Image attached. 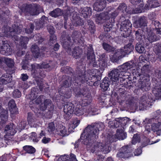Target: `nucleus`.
<instances>
[{
	"mask_svg": "<svg viewBox=\"0 0 161 161\" xmlns=\"http://www.w3.org/2000/svg\"><path fill=\"white\" fill-rule=\"evenodd\" d=\"M8 106L10 112L11 114H16L18 113V108L16 107L15 101L11 99L8 103Z\"/></svg>",
	"mask_w": 161,
	"mask_h": 161,
	"instance_id": "a878e982",
	"label": "nucleus"
},
{
	"mask_svg": "<svg viewBox=\"0 0 161 161\" xmlns=\"http://www.w3.org/2000/svg\"><path fill=\"white\" fill-rule=\"evenodd\" d=\"M90 53H88L87 54V58L89 60L90 65L93 67H100L102 69H103L106 66V58L105 54L104 53L99 56L97 62L95 61V55L93 52L92 46H90Z\"/></svg>",
	"mask_w": 161,
	"mask_h": 161,
	"instance_id": "6e6552de",
	"label": "nucleus"
},
{
	"mask_svg": "<svg viewBox=\"0 0 161 161\" xmlns=\"http://www.w3.org/2000/svg\"><path fill=\"white\" fill-rule=\"evenodd\" d=\"M156 113L158 114L157 115L153 120L157 123H153L151 125V128L154 132H156L158 135L160 136L161 135V116L159 110L157 111Z\"/></svg>",
	"mask_w": 161,
	"mask_h": 161,
	"instance_id": "4468645a",
	"label": "nucleus"
},
{
	"mask_svg": "<svg viewBox=\"0 0 161 161\" xmlns=\"http://www.w3.org/2000/svg\"><path fill=\"white\" fill-rule=\"evenodd\" d=\"M12 49L6 41L3 40L2 37L0 38V53H1L8 55L11 54Z\"/></svg>",
	"mask_w": 161,
	"mask_h": 161,
	"instance_id": "dca6fc26",
	"label": "nucleus"
},
{
	"mask_svg": "<svg viewBox=\"0 0 161 161\" xmlns=\"http://www.w3.org/2000/svg\"><path fill=\"white\" fill-rule=\"evenodd\" d=\"M8 111L4 109L2 107V102L0 101V118L2 123L4 124L7 121L8 118Z\"/></svg>",
	"mask_w": 161,
	"mask_h": 161,
	"instance_id": "b1692460",
	"label": "nucleus"
},
{
	"mask_svg": "<svg viewBox=\"0 0 161 161\" xmlns=\"http://www.w3.org/2000/svg\"><path fill=\"white\" fill-rule=\"evenodd\" d=\"M104 128V125L102 123H95L88 125L85 129V131L87 132V137L90 136L92 138V142L94 141L95 142L98 138L99 130H102Z\"/></svg>",
	"mask_w": 161,
	"mask_h": 161,
	"instance_id": "0eeeda50",
	"label": "nucleus"
},
{
	"mask_svg": "<svg viewBox=\"0 0 161 161\" xmlns=\"http://www.w3.org/2000/svg\"><path fill=\"white\" fill-rule=\"evenodd\" d=\"M141 141V137L140 134L136 133L133 135L131 140L132 144H135L137 142H139Z\"/></svg>",
	"mask_w": 161,
	"mask_h": 161,
	"instance_id": "4d7b16f0",
	"label": "nucleus"
},
{
	"mask_svg": "<svg viewBox=\"0 0 161 161\" xmlns=\"http://www.w3.org/2000/svg\"><path fill=\"white\" fill-rule=\"evenodd\" d=\"M106 13H107V15H109V19H111L112 23L115 22V19L118 15L119 12L117 10H115L112 7H109L107 8Z\"/></svg>",
	"mask_w": 161,
	"mask_h": 161,
	"instance_id": "aec40b11",
	"label": "nucleus"
},
{
	"mask_svg": "<svg viewBox=\"0 0 161 161\" xmlns=\"http://www.w3.org/2000/svg\"><path fill=\"white\" fill-rule=\"evenodd\" d=\"M90 91H74L75 95V99L78 104L87 108L92 100V97Z\"/></svg>",
	"mask_w": 161,
	"mask_h": 161,
	"instance_id": "423d86ee",
	"label": "nucleus"
},
{
	"mask_svg": "<svg viewBox=\"0 0 161 161\" xmlns=\"http://www.w3.org/2000/svg\"><path fill=\"white\" fill-rule=\"evenodd\" d=\"M88 28L92 33H94L95 31V25L93 21L91 20H87Z\"/></svg>",
	"mask_w": 161,
	"mask_h": 161,
	"instance_id": "864d4df0",
	"label": "nucleus"
},
{
	"mask_svg": "<svg viewBox=\"0 0 161 161\" xmlns=\"http://www.w3.org/2000/svg\"><path fill=\"white\" fill-rule=\"evenodd\" d=\"M23 149L27 153L32 154L36 151L35 148L31 146L26 145L23 147Z\"/></svg>",
	"mask_w": 161,
	"mask_h": 161,
	"instance_id": "3c124183",
	"label": "nucleus"
},
{
	"mask_svg": "<svg viewBox=\"0 0 161 161\" xmlns=\"http://www.w3.org/2000/svg\"><path fill=\"white\" fill-rule=\"evenodd\" d=\"M38 92L37 91H31V93L28 95H26V98L27 99L31 100L29 103L30 105V107L32 108L33 106H32V103H33V101L37 97Z\"/></svg>",
	"mask_w": 161,
	"mask_h": 161,
	"instance_id": "e433bc0d",
	"label": "nucleus"
},
{
	"mask_svg": "<svg viewBox=\"0 0 161 161\" xmlns=\"http://www.w3.org/2000/svg\"><path fill=\"white\" fill-rule=\"evenodd\" d=\"M133 49V46L132 44L131 43H129L125 46L123 49V54L126 57L132 51Z\"/></svg>",
	"mask_w": 161,
	"mask_h": 161,
	"instance_id": "a19ab883",
	"label": "nucleus"
},
{
	"mask_svg": "<svg viewBox=\"0 0 161 161\" xmlns=\"http://www.w3.org/2000/svg\"><path fill=\"white\" fill-rule=\"evenodd\" d=\"M130 120V119L127 117L119 118L115 119V121L117 122V123H118L119 124L118 126H120L123 127L125 126Z\"/></svg>",
	"mask_w": 161,
	"mask_h": 161,
	"instance_id": "72a5a7b5",
	"label": "nucleus"
},
{
	"mask_svg": "<svg viewBox=\"0 0 161 161\" xmlns=\"http://www.w3.org/2000/svg\"><path fill=\"white\" fill-rule=\"evenodd\" d=\"M92 74L84 75L82 73L79 74L77 75V77H75L73 78V80L68 78V80H69L70 83H76L80 85V83H84L86 82L89 85H94L95 82L96 81L97 78L100 74L98 70L96 69H92L90 70ZM75 85H76L75 84Z\"/></svg>",
	"mask_w": 161,
	"mask_h": 161,
	"instance_id": "f03ea898",
	"label": "nucleus"
},
{
	"mask_svg": "<svg viewBox=\"0 0 161 161\" xmlns=\"http://www.w3.org/2000/svg\"><path fill=\"white\" fill-rule=\"evenodd\" d=\"M160 37L159 36L156 35L151 31H149L147 36V39L150 43L159 40Z\"/></svg>",
	"mask_w": 161,
	"mask_h": 161,
	"instance_id": "2f4dec72",
	"label": "nucleus"
},
{
	"mask_svg": "<svg viewBox=\"0 0 161 161\" xmlns=\"http://www.w3.org/2000/svg\"><path fill=\"white\" fill-rule=\"evenodd\" d=\"M123 53V49L122 48L118 49L116 51L113 56L115 62H117L121 58L125 57Z\"/></svg>",
	"mask_w": 161,
	"mask_h": 161,
	"instance_id": "58836bf2",
	"label": "nucleus"
},
{
	"mask_svg": "<svg viewBox=\"0 0 161 161\" xmlns=\"http://www.w3.org/2000/svg\"><path fill=\"white\" fill-rule=\"evenodd\" d=\"M153 50L158 55V58L161 61V44H157L153 47Z\"/></svg>",
	"mask_w": 161,
	"mask_h": 161,
	"instance_id": "37998d69",
	"label": "nucleus"
},
{
	"mask_svg": "<svg viewBox=\"0 0 161 161\" xmlns=\"http://www.w3.org/2000/svg\"><path fill=\"white\" fill-rule=\"evenodd\" d=\"M135 67V64L132 62L129 61L124 63L122 65L118 67V69L120 70V72L125 73L126 71L129 69L135 70V69H132Z\"/></svg>",
	"mask_w": 161,
	"mask_h": 161,
	"instance_id": "6ab92c4d",
	"label": "nucleus"
},
{
	"mask_svg": "<svg viewBox=\"0 0 161 161\" xmlns=\"http://www.w3.org/2000/svg\"><path fill=\"white\" fill-rule=\"evenodd\" d=\"M108 91H101L97 99L99 100L100 103H104V101L106 98L107 95L110 96V101L111 100L113 101H117L119 103L120 105L125 101L126 104L129 106H131L133 104L135 101L137 99V97H134L132 94L133 92L134 94L137 93L138 91H110V92H108Z\"/></svg>",
	"mask_w": 161,
	"mask_h": 161,
	"instance_id": "f257e3e1",
	"label": "nucleus"
},
{
	"mask_svg": "<svg viewBox=\"0 0 161 161\" xmlns=\"http://www.w3.org/2000/svg\"><path fill=\"white\" fill-rule=\"evenodd\" d=\"M147 23V19L146 17L142 16L138 19L135 21L134 24V26L136 28L141 27H146Z\"/></svg>",
	"mask_w": 161,
	"mask_h": 161,
	"instance_id": "5701e85b",
	"label": "nucleus"
},
{
	"mask_svg": "<svg viewBox=\"0 0 161 161\" xmlns=\"http://www.w3.org/2000/svg\"><path fill=\"white\" fill-rule=\"evenodd\" d=\"M78 104L76 101L66 102L64 107V111L65 114L64 118L66 120L69 119L73 113L74 108Z\"/></svg>",
	"mask_w": 161,
	"mask_h": 161,
	"instance_id": "ddd939ff",
	"label": "nucleus"
},
{
	"mask_svg": "<svg viewBox=\"0 0 161 161\" xmlns=\"http://www.w3.org/2000/svg\"><path fill=\"white\" fill-rule=\"evenodd\" d=\"M87 132H85L84 130V132L81 135L80 139L75 142L74 144L75 148H77L78 147L79 143L81 141L84 145L90 146H92V144L94 143V141L92 142V141H90L92 140V138H91L90 136L87 137Z\"/></svg>",
	"mask_w": 161,
	"mask_h": 161,
	"instance_id": "2eb2a0df",
	"label": "nucleus"
},
{
	"mask_svg": "<svg viewBox=\"0 0 161 161\" xmlns=\"http://www.w3.org/2000/svg\"><path fill=\"white\" fill-rule=\"evenodd\" d=\"M116 136L119 139L123 140L126 138L127 134L122 129H117Z\"/></svg>",
	"mask_w": 161,
	"mask_h": 161,
	"instance_id": "a18cd8bd",
	"label": "nucleus"
},
{
	"mask_svg": "<svg viewBox=\"0 0 161 161\" xmlns=\"http://www.w3.org/2000/svg\"><path fill=\"white\" fill-rule=\"evenodd\" d=\"M146 145H144L143 143L142 144L141 146L138 147L135 149L134 154L135 155L138 156L140 155L142 152V148L145 147Z\"/></svg>",
	"mask_w": 161,
	"mask_h": 161,
	"instance_id": "0e129e2a",
	"label": "nucleus"
},
{
	"mask_svg": "<svg viewBox=\"0 0 161 161\" xmlns=\"http://www.w3.org/2000/svg\"><path fill=\"white\" fill-rule=\"evenodd\" d=\"M159 6L158 1L157 0H148L145 6L146 9H149L151 8H154Z\"/></svg>",
	"mask_w": 161,
	"mask_h": 161,
	"instance_id": "f704fd0d",
	"label": "nucleus"
},
{
	"mask_svg": "<svg viewBox=\"0 0 161 161\" xmlns=\"http://www.w3.org/2000/svg\"><path fill=\"white\" fill-rule=\"evenodd\" d=\"M27 120L29 124L32 125L36 121L37 119L33 114L31 112H29L28 113Z\"/></svg>",
	"mask_w": 161,
	"mask_h": 161,
	"instance_id": "8fccbe9b",
	"label": "nucleus"
},
{
	"mask_svg": "<svg viewBox=\"0 0 161 161\" xmlns=\"http://www.w3.org/2000/svg\"><path fill=\"white\" fill-rule=\"evenodd\" d=\"M150 69V66L148 64L144 65L141 69L142 73L148 72Z\"/></svg>",
	"mask_w": 161,
	"mask_h": 161,
	"instance_id": "774afa93",
	"label": "nucleus"
},
{
	"mask_svg": "<svg viewBox=\"0 0 161 161\" xmlns=\"http://www.w3.org/2000/svg\"><path fill=\"white\" fill-rule=\"evenodd\" d=\"M43 96L40 95L36 100L34 101L35 103L33 102V104H32L33 107L31 109L33 110V108H36L37 113L40 112V111H44L47 110L48 112L51 113L53 110V105L52 101L49 99H46L44 101L43 103H42V99Z\"/></svg>",
	"mask_w": 161,
	"mask_h": 161,
	"instance_id": "7ed1b4c3",
	"label": "nucleus"
},
{
	"mask_svg": "<svg viewBox=\"0 0 161 161\" xmlns=\"http://www.w3.org/2000/svg\"><path fill=\"white\" fill-rule=\"evenodd\" d=\"M29 38L26 36H21L19 39V44L22 49L27 48V44L29 41Z\"/></svg>",
	"mask_w": 161,
	"mask_h": 161,
	"instance_id": "ea45409f",
	"label": "nucleus"
},
{
	"mask_svg": "<svg viewBox=\"0 0 161 161\" xmlns=\"http://www.w3.org/2000/svg\"><path fill=\"white\" fill-rule=\"evenodd\" d=\"M22 28V26L21 25L16 26L14 25L12 26V28L10 27H7V29L8 30V31H4V35L6 37H11L15 40L18 41V37L16 35L21 33Z\"/></svg>",
	"mask_w": 161,
	"mask_h": 161,
	"instance_id": "f8f14e48",
	"label": "nucleus"
},
{
	"mask_svg": "<svg viewBox=\"0 0 161 161\" xmlns=\"http://www.w3.org/2000/svg\"><path fill=\"white\" fill-rule=\"evenodd\" d=\"M107 14V13H106L105 11L100 14H96V21L98 23H100L103 22V20L109 19V15Z\"/></svg>",
	"mask_w": 161,
	"mask_h": 161,
	"instance_id": "7c9ffc66",
	"label": "nucleus"
},
{
	"mask_svg": "<svg viewBox=\"0 0 161 161\" xmlns=\"http://www.w3.org/2000/svg\"><path fill=\"white\" fill-rule=\"evenodd\" d=\"M26 125V122L25 121L21 122L18 125L17 128L18 130L20 131L25 128Z\"/></svg>",
	"mask_w": 161,
	"mask_h": 161,
	"instance_id": "338daca9",
	"label": "nucleus"
},
{
	"mask_svg": "<svg viewBox=\"0 0 161 161\" xmlns=\"http://www.w3.org/2000/svg\"><path fill=\"white\" fill-rule=\"evenodd\" d=\"M3 60L7 65L9 67L12 68L14 66V61L12 59L4 58Z\"/></svg>",
	"mask_w": 161,
	"mask_h": 161,
	"instance_id": "13d9d810",
	"label": "nucleus"
},
{
	"mask_svg": "<svg viewBox=\"0 0 161 161\" xmlns=\"http://www.w3.org/2000/svg\"><path fill=\"white\" fill-rule=\"evenodd\" d=\"M21 9L26 16H34L38 15L42 11V8L38 5H35L33 6L29 5L22 8Z\"/></svg>",
	"mask_w": 161,
	"mask_h": 161,
	"instance_id": "9b49d317",
	"label": "nucleus"
},
{
	"mask_svg": "<svg viewBox=\"0 0 161 161\" xmlns=\"http://www.w3.org/2000/svg\"><path fill=\"white\" fill-rule=\"evenodd\" d=\"M31 59V57H30L29 55L26 54L25 55V60H23L21 64L22 68L23 69H28L29 65L28 60Z\"/></svg>",
	"mask_w": 161,
	"mask_h": 161,
	"instance_id": "de8ad7c7",
	"label": "nucleus"
},
{
	"mask_svg": "<svg viewBox=\"0 0 161 161\" xmlns=\"http://www.w3.org/2000/svg\"><path fill=\"white\" fill-rule=\"evenodd\" d=\"M81 36L82 35L80 32L75 31L73 33L72 37L74 40H77L79 38L81 37Z\"/></svg>",
	"mask_w": 161,
	"mask_h": 161,
	"instance_id": "052dcab7",
	"label": "nucleus"
},
{
	"mask_svg": "<svg viewBox=\"0 0 161 161\" xmlns=\"http://www.w3.org/2000/svg\"><path fill=\"white\" fill-rule=\"evenodd\" d=\"M120 21L121 22L120 30L122 32L121 35L124 37H126L131 33L132 25L130 20L126 19L124 16L120 18Z\"/></svg>",
	"mask_w": 161,
	"mask_h": 161,
	"instance_id": "9d476101",
	"label": "nucleus"
},
{
	"mask_svg": "<svg viewBox=\"0 0 161 161\" xmlns=\"http://www.w3.org/2000/svg\"><path fill=\"white\" fill-rule=\"evenodd\" d=\"M31 139L34 142H37L39 140V138L37 136V134L35 132H32L30 136Z\"/></svg>",
	"mask_w": 161,
	"mask_h": 161,
	"instance_id": "69168bd1",
	"label": "nucleus"
},
{
	"mask_svg": "<svg viewBox=\"0 0 161 161\" xmlns=\"http://www.w3.org/2000/svg\"><path fill=\"white\" fill-rule=\"evenodd\" d=\"M62 14V11L59 8H57L55 9L49 14L51 16L55 18L61 16Z\"/></svg>",
	"mask_w": 161,
	"mask_h": 161,
	"instance_id": "09e8293b",
	"label": "nucleus"
},
{
	"mask_svg": "<svg viewBox=\"0 0 161 161\" xmlns=\"http://www.w3.org/2000/svg\"><path fill=\"white\" fill-rule=\"evenodd\" d=\"M79 13L81 16L86 18L91 14V9L89 7L81 8L79 10Z\"/></svg>",
	"mask_w": 161,
	"mask_h": 161,
	"instance_id": "c756f323",
	"label": "nucleus"
},
{
	"mask_svg": "<svg viewBox=\"0 0 161 161\" xmlns=\"http://www.w3.org/2000/svg\"><path fill=\"white\" fill-rule=\"evenodd\" d=\"M85 110L86 115H93L98 114V109L92 106H89Z\"/></svg>",
	"mask_w": 161,
	"mask_h": 161,
	"instance_id": "4c0bfd02",
	"label": "nucleus"
},
{
	"mask_svg": "<svg viewBox=\"0 0 161 161\" xmlns=\"http://www.w3.org/2000/svg\"><path fill=\"white\" fill-rule=\"evenodd\" d=\"M116 155L120 158H128L132 155L131 148L127 146L123 147Z\"/></svg>",
	"mask_w": 161,
	"mask_h": 161,
	"instance_id": "f3484780",
	"label": "nucleus"
},
{
	"mask_svg": "<svg viewBox=\"0 0 161 161\" xmlns=\"http://www.w3.org/2000/svg\"><path fill=\"white\" fill-rule=\"evenodd\" d=\"M71 21L74 25L75 26L81 25L83 23L82 19L78 16H73V19L71 20Z\"/></svg>",
	"mask_w": 161,
	"mask_h": 161,
	"instance_id": "79ce46f5",
	"label": "nucleus"
},
{
	"mask_svg": "<svg viewBox=\"0 0 161 161\" xmlns=\"http://www.w3.org/2000/svg\"><path fill=\"white\" fill-rule=\"evenodd\" d=\"M135 49L136 51L139 53H144L145 51V48L144 46L139 43H137L135 46Z\"/></svg>",
	"mask_w": 161,
	"mask_h": 161,
	"instance_id": "6e6d98bb",
	"label": "nucleus"
},
{
	"mask_svg": "<svg viewBox=\"0 0 161 161\" xmlns=\"http://www.w3.org/2000/svg\"><path fill=\"white\" fill-rule=\"evenodd\" d=\"M34 25L32 23H30L26 28H24L26 33L29 34L32 33L34 28Z\"/></svg>",
	"mask_w": 161,
	"mask_h": 161,
	"instance_id": "bf43d9fd",
	"label": "nucleus"
},
{
	"mask_svg": "<svg viewBox=\"0 0 161 161\" xmlns=\"http://www.w3.org/2000/svg\"><path fill=\"white\" fill-rule=\"evenodd\" d=\"M58 93L59 94V96L57 95L56 97V101L57 102L61 101H64L65 98H69L72 95L71 91H58Z\"/></svg>",
	"mask_w": 161,
	"mask_h": 161,
	"instance_id": "412c9836",
	"label": "nucleus"
},
{
	"mask_svg": "<svg viewBox=\"0 0 161 161\" xmlns=\"http://www.w3.org/2000/svg\"><path fill=\"white\" fill-rule=\"evenodd\" d=\"M137 7L135 8L133 11V13L135 14L141 13L142 11L145 8V7H144V4L142 1V2Z\"/></svg>",
	"mask_w": 161,
	"mask_h": 161,
	"instance_id": "5fc2aeb1",
	"label": "nucleus"
},
{
	"mask_svg": "<svg viewBox=\"0 0 161 161\" xmlns=\"http://www.w3.org/2000/svg\"><path fill=\"white\" fill-rule=\"evenodd\" d=\"M12 80V76L10 74H4L0 78V83L6 84L11 82Z\"/></svg>",
	"mask_w": 161,
	"mask_h": 161,
	"instance_id": "cd10ccee",
	"label": "nucleus"
},
{
	"mask_svg": "<svg viewBox=\"0 0 161 161\" xmlns=\"http://www.w3.org/2000/svg\"><path fill=\"white\" fill-rule=\"evenodd\" d=\"M103 46L104 49L107 51L110 52L114 50L113 47L106 43H103Z\"/></svg>",
	"mask_w": 161,
	"mask_h": 161,
	"instance_id": "680f3d73",
	"label": "nucleus"
},
{
	"mask_svg": "<svg viewBox=\"0 0 161 161\" xmlns=\"http://www.w3.org/2000/svg\"><path fill=\"white\" fill-rule=\"evenodd\" d=\"M127 6L124 3H121L118 8L117 10H119L121 11L122 12L124 13L126 12L127 13H128V12L126 11Z\"/></svg>",
	"mask_w": 161,
	"mask_h": 161,
	"instance_id": "e2e57ef3",
	"label": "nucleus"
},
{
	"mask_svg": "<svg viewBox=\"0 0 161 161\" xmlns=\"http://www.w3.org/2000/svg\"><path fill=\"white\" fill-rule=\"evenodd\" d=\"M130 73L129 72L122 73L120 72L118 68L113 70L109 74L108 79L110 81L112 82L113 86L114 85V87L117 86L119 83V80L121 83L123 84L127 82L129 78Z\"/></svg>",
	"mask_w": 161,
	"mask_h": 161,
	"instance_id": "20e7f679",
	"label": "nucleus"
},
{
	"mask_svg": "<svg viewBox=\"0 0 161 161\" xmlns=\"http://www.w3.org/2000/svg\"><path fill=\"white\" fill-rule=\"evenodd\" d=\"M156 14L152 13L148 15V18L152 20V24L155 27L154 30L157 34H161V24L158 20H154L156 19Z\"/></svg>",
	"mask_w": 161,
	"mask_h": 161,
	"instance_id": "a211bd4d",
	"label": "nucleus"
},
{
	"mask_svg": "<svg viewBox=\"0 0 161 161\" xmlns=\"http://www.w3.org/2000/svg\"><path fill=\"white\" fill-rule=\"evenodd\" d=\"M82 53V50L78 47L75 48L72 51L73 56L75 58H78V57Z\"/></svg>",
	"mask_w": 161,
	"mask_h": 161,
	"instance_id": "603ef678",
	"label": "nucleus"
},
{
	"mask_svg": "<svg viewBox=\"0 0 161 161\" xmlns=\"http://www.w3.org/2000/svg\"><path fill=\"white\" fill-rule=\"evenodd\" d=\"M153 92L152 91L153 94L148 92L147 94L144 95L141 97L140 102L143 106H150L152 102L161 98V91H156L157 92L155 93Z\"/></svg>",
	"mask_w": 161,
	"mask_h": 161,
	"instance_id": "1a4fd4ad",
	"label": "nucleus"
},
{
	"mask_svg": "<svg viewBox=\"0 0 161 161\" xmlns=\"http://www.w3.org/2000/svg\"><path fill=\"white\" fill-rule=\"evenodd\" d=\"M76 107L74 110L73 112L74 114L77 116H80L84 114V113H86V108L82 106L79 104H77L76 105Z\"/></svg>",
	"mask_w": 161,
	"mask_h": 161,
	"instance_id": "473e14b6",
	"label": "nucleus"
},
{
	"mask_svg": "<svg viewBox=\"0 0 161 161\" xmlns=\"http://www.w3.org/2000/svg\"><path fill=\"white\" fill-rule=\"evenodd\" d=\"M90 91H74L75 95V99L78 104L87 108L92 100V97Z\"/></svg>",
	"mask_w": 161,
	"mask_h": 161,
	"instance_id": "39448f33",
	"label": "nucleus"
},
{
	"mask_svg": "<svg viewBox=\"0 0 161 161\" xmlns=\"http://www.w3.org/2000/svg\"><path fill=\"white\" fill-rule=\"evenodd\" d=\"M4 132L8 136L14 135L16 132L13 125L11 124L6 125L5 128Z\"/></svg>",
	"mask_w": 161,
	"mask_h": 161,
	"instance_id": "c9c22d12",
	"label": "nucleus"
},
{
	"mask_svg": "<svg viewBox=\"0 0 161 161\" xmlns=\"http://www.w3.org/2000/svg\"><path fill=\"white\" fill-rule=\"evenodd\" d=\"M109 79L108 77H105L102 83L100 84V87L103 89L104 91H107L109 86Z\"/></svg>",
	"mask_w": 161,
	"mask_h": 161,
	"instance_id": "c03bdc74",
	"label": "nucleus"
},
{
	"mask_svg": "<svg viewBox=\"0 0 161 161\" xmlns=\"http://www.w3.org/2000/svg\"><path fill=\"white\" fill-rule=\"evenodd\" d=\"M31 71L32 74H36V69L38 68H44L47 69L49 67L50 65L46 63H43L42 64H31Z\"/></svg>",
	"mask_w": 161,
	"mask_h": 161,
	"instance_id": "393cba45",
	"label": "nucleus"
},
{
	"mask_svg": "<svg viewBox=\"0 0 161 161\" xmlns=\"http://www.w3.org/2000/svg\"><path fill=\"white\" fill-rule=\"evenodd\" d=\"M59 161H78L75 155L73 153H70V156L69 155H64L61 156L59 158Z\"/></svg>",
	"mask_w": 161,
	"mask_h": 161,
	"instance_id": "c85d7f7f",
	"label": "nucleus"
},
{
	"mask_svg": "<svg viewBox=\"0 0 161 161\" xmlns=\"http://www.w3.org/2000/svg\"><path fill=\"white\" fill-rule=\"evenodd\" d=\"M106 2L105 0H97L94 5V9L97 11L103 10L106 6Z\"/></svg>",
	"mask_w": 161,
	"mask_h": 161,
	"instance_id": "4be33fe9",
	"label": "nucleus"
},
{
	"mask_svg": "<svg viewBox=\"0 0 161 161\" xmlns=\"http://www.w3.org/2000/svg\"><path fill=\"white\" fill-rule=\"evenodd\" d=\"M31 51L33 56L36 58H38L40 56L39 49L37 45H32L31 47Z\"/></svg>",
	"mask_w": 161,
	"mask_h": 161,
	"instance_id": "49530a36",
	"label": "nucleus"
},
{
	"mask_svg": "<svg viewBox=\"0 0 161 161\" xmlns=\"http://www.w3.org/2000/svg\"><path fill=\"white\" fill-rule=\"evenodd\" d=\"M48 21V18L45 15H43L40 18L39 21L35 22L36 28L39 29L43 27L44 25Z\"/></svg>",
	"mask_w": 161,
	"mask_h": 161,
	"instance_id": "bb28decb",
	"label": "nucleus"
}]
</instances>
